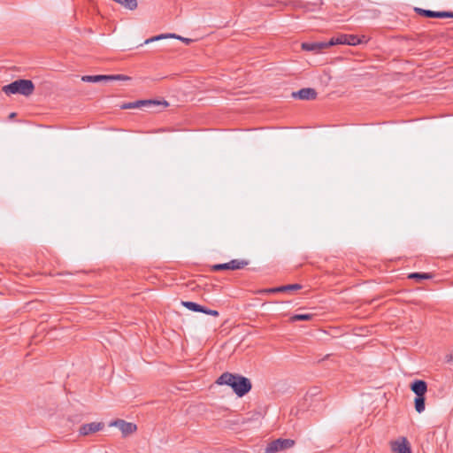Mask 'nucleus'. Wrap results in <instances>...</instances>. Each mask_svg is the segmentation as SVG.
<instances>
[{
    "label": "nucleus",
    "instance_id": "412c9836",
    "mask_svg": "<svg viewBox=\"0 0 453 453\" xmlns=\"http://www.w3.org/2000/svg\"><path fill=\"white\" fill-rule=\"evenodd\" d=\"M313 314L311 313H304V314H295L290 318L291 322H295L297 320H311L313 318Z\"/></svg>",
    "mask_w": 453,
    "mask_h": 453
},
{
    "label": "nucleus",
    "instance_id": "9d476101",
    "mask_svg": "<svg viewBox=\"0 0 453 453\" xmlns=\"http://www.w3.org/2000/svg\"><path fill=\"white\" fill-rule=\"evenodd\" d=\"M317 91L311 88H304L296 92L292 93L294 98L301 100H313L317 97Z\"/></svg>",
    "mask_w": 453,
    "mask_h": 453
},
{
    "label": "nucleus",
    "instance_id": "7ed1b4c3",
    "mask_svg": "<svg viewBox=\"0 0 453 453\" xmlns=\"http://www.w3.org/2000/svg\"><path fill=\"white\" fill-rule=\"evenodd\" d=\"M131 77L124 74H111V75H84L81 81L85 82H99V81H130Z\"/></svg>",
    "mask_w": 453,
    "mask_h": 453
},
{
    "label": "nucleus",
    "instance_id": "0eeeda50",
    "mask_svg": "<svg viewBox=\"0 0 453 453\" xmlns=\"http://www.w3.org/2000/svg\"><path fill=\"white\" fill-rule=\"evenodd\" d=\"M110 426H117L125 436L133 434L134 432L136 431L137 428L136 425L130 422H127L123 419L114 420L111 423Z\"/></svg>",
    "mask_w": 453,
    "mask_h": 453
},
{
    "label": "nucleus",
    "instance_id": "4468645a",
    "mask_svg": "<svg viewBox=\"0 0 453 453\" xmlns=\"http://www.w3.org/2000/svg\"><path fill=\"white\" fill-rule=\"evenodd\" d=\"M165 38H176V39H179V40H181V41L185 42L187 44H188L189 42L191 41L190 39L183 38V37H181L180 35H177L175 34H165V35H157V36L150 37V38L145 40L144 43L148 44V43H150L152 42H156V41H158V40H161V39H165Z\"/></svg>",
    "mask_w": 453,
    "mask_h": 453
},
{
    "label": "nucleus",
    "instance_id": "dca6fc26",
    "mask_svg": "<svg viewBox=\"0 0 453 453\" xmlns=\"http://www.w3.org/2000/svg\"><path fill=\"white\" fill-rule=\"evenodd\" d=\"M228 265L230 270H240L243 269L246 265H248L249 261L244 259H233L230 262H228Z\"/></svg>",
    "mask_w": 453,
    "mask_h": 453
},
{
    "label": "nucleus",
    "instance_id": "2eb2a0df",
    "mask_svg": "<svg viewBox=\"0 0 453 453\" xmlns=\"http://www.w3.org/2000/svg\"><path fill=\"white\" fill-rule=\"evenodd\" d=\"M181 304L188 309L189 311H196V312H204V306H202L196 303L190 302V301H182Z\"/></svg>",
    "mask_w": 453,
    "mask_h": 453
},
{
    "label": "nucleus",
    "instance_id": "393cba45",
    "mask_svg": "<svg viewBox=\"0 0 453 453\" xmlns=\"http://www.w3.org/2000/svg\"><path fill=\"white\" fill-rule=\"evenodd\" d=\"M15 115H16V113L12 112V113L10 114V118H14Z\"/></svg>",
    "mask_w": 453,
    "mask_h": 453
},
{
    "label": "nucleus",
    "instance_id": "f3484780",
    "mask_svg": "<svg viewBox=\"0 0 453 453\" xmlns=\"http://www.w3.org/2000/svg\"><path fill=\"white\" fill-rule=\"evenodd\" d=\"M113 2L120 4L121 6L133 11L137 8V0H113Z\"/></svg>",
    "mask_w": 453,
    "mask_h": 453
},
{
    "label": "nucleus",
    "instance_id": "9b49d317",
    "mask_svg": "<svg viewBox=\"0 0 453 453\" xmlns=\"http://www.w3.org/2000/svg\"><path fill=\"white\" fill-rule=\"evenodd\" d=\"M415 11L418 14L427 18H453L452 12H434L430 10H424L421 8H416Z\"/></svg>",
    "mask_w": 453,
    "mask_h": 453
},
{
    "label": "nucleus",
    "instance_id": "b1692460",
    "mask_svg": "<svg viewBox=\"0 0 453 453\" xmlns=\"http://www.w3.org/2000/svg\"><path fill=\"white\" fill-rule=\"evenodd\" d=\"M204 314H208V315H211V316H214V317H218L219 314V311H216V310H211V309H208L205 307L204 309Z\"/></svg>",
    "mask_w": 453,
    "mask_h": 453
},
{
    "label": "nucleus",
    "instance_id": "ddd939ff",
    "mask_svg": "<svg viewBox=\"0 0 453 453\" xmlns=\"http://www.w3.org/2000/svg\"><path fill=\"white\" fill-rule=\"evenodd\" d=\"M327 42H303L302 49L307 51H314L316 53L320 50L328 48Z\"/></svg>",
    "mask_w": 453,
    "mask_h": 453
},
{
    "label": "nucleus",
    "instance_id": "20e7f679",
    "mask_svg": "<svg viewBox=\"0 0 453 453\" xmlns=\"http://www.w3.org/2000/svg\"><path fill=\"white\" fill-rule=\"evenodd\" d=\"M294 445V440L280 438L268 443V445L265 448V453H275L280 450L290 449Z\"/></svg>",
    "mask_w": 453,
    "mask_h": 453
},
{
    "label": "nucleus",
    "instance_id": "6ab92c4d",
    "mask_svg": "<svg viewBox=\"0 0 453 453\" xmlns=\"http://www.w3.org/2000/svg\"><path fill=\"white\" fill-rule=\"evenodd\" d=\"M346 35H341L337 37H333L330 41L327 42L329 47L337 45V44H346Z\"/></svg>",
    "mask_w": 453,
    "mask_h": 453
},
{
    "label": "nucleus",
    "instance_id": "6e6552de",
    "mask_svg": "<svg viewBox=\"0 0 453 453\" xmlns=\"http://www.w3.org/2000/svg\"><path fill=\"white\" fill-rule=\"evenodd\" d=\"M104 426V425L102 422L84 424L80 427L79 434L82 436H87L102 430Z\"/></svg>",
    "mask_w": 453,
    "mask_h": 453
},
{
    "label": "nucleus",
    "instance_id": "1a4fd4ad",
    "mask_svg": "<svg viewBox=\"0 0 453 453\" xmlns=\"http://www.w3.org/2000/svg\"><path fill=\"white\" fill-rule=\"evenodd\" d=\"M303 286L300 284H289V285H284L277 288H265L260 290V293L264 294H273V293H280V292H288V291H297L302 289Z\"/></svg>",
    "mask_w": 453,
    "mask_h": 453
},
{
    "label": "nucleus",
    "instance_id": "5701e85b",
    "mask_svg": "<svg viewBox=\"0 0 453 453\" xmlns=\"http://www.w3.org/2000/svg\"><path fill=\"white\" fill-rule=\"evenodd\" d=\"M213 271L230 270L228 263L217 264L212 266Z\"/></svg>",
    "mask_w": 453,
    "mask_h": 453
},
{
    "label": "nucleus",
    "instance_id": "4be33fe9",
    "mask_svg": "<svg viewBox=\"0 0 453 453\" xmlns=\"http://www.w3.org/2000/svg\"><path fill=\"white\" fill-rule=\"evenodd\" d=\"M346 44L347 45H357L359 43H361V40L357 36V35H346Z\"/></svg>",
    "mask_w": 453,
    "mask_h": 453
},
{
    "label": "nucleus",
    "instance_id": "aec40b11",
    "mask_svg": "<svg viewBox=\"0 0 453 453\" xmlns=\"http://www.w3.org/2000/svg\"><path fill=\"white\" fill-rule=\"evenodd\" d=\"M409 278L412 280H416L418 281H420L422 280H429L432 278V275L430 273H412L409 274Z\"/></svg>",
    "mask_w": 453,
    "mask_h": 453
},
{
    "label": "nucleus",
    "instance_id": "f257e3e1",
    "mask_svg": "<svg viewBox=\"0 0 453 453\" xmlns=\"http://www.w3.org/2000/svg\"><path fill=\"white\" fill-rule=\"evenodd\" d=\"M219 385L230 386L234 392L240 397L246 395L251 389V382L248 378L230 372L222 373L216 381Z\"/></svg>",
    "mask_w": 453,
    "mask_h": 453
},
{
    "label": "nucleus",
    "instance_id": "a211bd4d",
    "mask_svg": "<svg viewBox=\"0 0 453 453\" xmlns=\"http://www.w3.org/2000/svg\"><path fill=\"white\" fill-rule=\"evenodd\" d=\"M425 396H416L414 400L415 410L417 412L421 413L425 411Z\"/></svg>",
    "mask_w": 453,
    "mask_h": 453
},
{
    "label": "nucleus",
    "instance_id": "423d86ee",
    "mask_svg": "<svg viewBox=\"0 0 453 453\" xmlns=\"http://www.w3.org/2000/svg\"><path fill=\"white\" fill-rule=\"evenodd\" d=\"M393 453H412L411 444L405 437H399L390 442Z\"/></svg>",
    "mask_w": 453,
    "mask_h": 453
},
{
    "label": "nucleus",
    "instance_id": "f03ea898",
    "mask_svg": "<svg viewBox=\"0 0 453 453\" xmlns=\"http://www.w3.org/2000/svg\"><path fill=\"white\" fill-rule=\"evenodd\" d=\"M6 95L19 94L25 96H31L35 91V85L30 80L19 79L3 87Z\"/></svg>",
    "mask_w": 453,
    "mask_h": 453
},
{
    "label": "nucleus",
    "instance_id": "39448f33",
    "mask_svg": "<svg viewBox=\"0 0 453 453\" xmlns=\"http://www.w3.org/2000/svg\"><path fill=\"white\" fill-rule=\"evenodd\" d=\"M142 106L152 107V106H168V103L166 101H159V100H138L133 103L124 104L122 105V109H134L140 108Z\"/></svg>",
    "mask_w": 453,
    "mask_h": 453
},
{
    "label": "nucleus",
    "instance_id": "f8f14e48",
    "mask_svg": "<svg viewBox=\"0 0 453 453\" xmlns=\"http://www.w3.org/2000/svg\"><path fill=\"white\" fill-rule=\"evenodd\" d=\"M416 396H425L427 391V384L425 380H416L410 386Z\"/></svg>",
    "mask_w": 453,
    "mask_h": 453
}]
</instances>
